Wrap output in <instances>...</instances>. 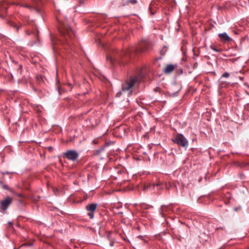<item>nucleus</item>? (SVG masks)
<instances>
[{"mask_svg": "<svg viewBox=\"0 0 249 249\" xmlns=\"http://www.w3.org/2000/svg\"><path fill=\"white\" fill-rule=\"evenodd\" d=\"M153 187H155V186H158L160 185V184L159 183H156V184H154L153 185Z\"/></svg>", "mask_w": 249, "mask_h": 249, "instance_id": "nucleus-23", "label": "nucleus"}, {"mask_svg": "<svg viewBox=\"0 0 249 249\" xmlns=\"http://www.w3.org/2000/svg\"><path fill=\"white\" fill-rule=\"evenodd\" d=\"M60 32L64 36L66 43L68 45H70L68 41V38H71L72 37V33L71 29L69 27H65L64 29Z\"/></svg>", "mask_w": 249, "mask_h": 249, "instance_id": "nucleus-5", "label": "nucleus"}, {"mask_svg": "<svg viewBox=\"0 0 249 249\" xmlns=\"http://www.w3.org/2000/svg\"><path fill=\"white\" fill-rule=\"evenodd\" d=\"M145 68H142L138 72L136 76L132 77L122 85V90L124 91H128L131 89L137 83L140 82L144 76Z\"/></svg>", "mask_w": 249, "mask_h": 249, "instance_id": "nucleus-1", "label": "nucleus"}, {"mask_svg": "<svg viewBox=\"0 0 249 249\" xmlns=\"http://www.w3.org/2000/svg\"><path fill=\"white\" fill-rule=\"evenodd\" d=\"M107 59L109 60L111 63L114 61V59L111 56H107Z\"/></svg>", "mask_w": 249, "mask_h": 249, "instance_id": "nucleus-20", "label": "nucleus"}, {"mask_svg": "<svg viewBox=\"0 0 249 249\" xmlns=\"http://www.w3.org/2000/svg\"><path fill=\"white\" fill-rule=\"evenodd\" d=\"M154 90L156 92H159L160 91V88L157 87V88H156L155 89H154Z\"/></svg>", "mask_w": 249, "mask_h": 249, "instance_id": "nucleus-22", "label": "nucleus"}, {"mask_svg": "<svg viewBox=\"0 0 249 249\" xmlns=\"http://www.w3.org/2000/svg\"><path fill=\"white\" fill-rule=\"evenodd\" d=\"M12 193H13L14 195H15L16 196H17L18 197H23V195L21 193H16L13 191Z\"/></svg>", "mask_w": 249, "mask_h": 249, "instance_id": "nucleus-16", "label": "nucleus"}, {"mask_svg": "<svg viewBox=\"0 0 249 249\" xmlns=\"http://www.w3.org/2000/svg\"><path fill=\"white\" fill-rule=\"evenodd\" d=\"M152 48V44L148 39H144L139 45L138 50L140 52H148Z\"/></svg>", "mask_w": 249, "mask_h": 249, "instance_id": "nucleus-2", "label": "nucleus"}, {"mask_svg": "<svg viewBox=\"0 0 249 249\" xmlns=\"http://www.w3.org/2000/svg\"><path fill=\"white\" fill-rule=\"evenodd\" d=\"M114 241L113 239H112V240H110L109 245H110L111 247H113V245H114Z\"/></svg>", "mask_w": 249, "mask_h": 249, "instance_id": "nucleus-19", "label": "nucleus"}, {"mask_svg": "<svg viewBox=\"0 0 249 249\" xmlns=\"http://www.w3.org/2000/svg\"><path fill=\"white\" fill-rule=\"evenodd\" d=\"M0 185L1 187L4 190L9 191L10 192H13V190L10 189L8 185L7 184H3L1 181L0 180Z\"/></svg>", "mask_w": 249, "mask_h": 249, "instance_id": "nucleus-11", "label": "nucleus"}, {"mask_svg": "<svg viewBox=\"0 0 249 249\" xmlns=\"http://www.w3.org/2000/svg\"><path fill=\"white\" fill-rule=\"evenodd\" d=\"M176 66L172 64L167 65L163 70V72L165 73H170L172 72L175 69Z\"/></svg>", "mask_w": 249, "mask_h": 249, "instance_id": "nucleus-10", "label": "nucleus"}, {"mask_svg": "<svg viewBox=\"0 0 249 249\" xmlns=\"http://www.w3.org/2000/svg\"><path fill=\"white\" fill-rule=\"evenodd\" d=\"M107 237L108 239V240H110L113 239V238L112 237V233L111 232H107L106 234Z\"/></svg>", "mask_w": 249, "mask_h": 249, "instance_id": "nucleus-14", "label": "nucleus"}, {"mask_svg": "<svg viewBox=\"0 0 249 249\" xmlns=\"http://www.w3.org/2000/svg\"><path fill=\"white\" fill-rule=\"evenodd\" d=\"M174 142L182 147H187L188 142L186 139L182 134L178 135L173 140Z\"/></svg>", "mask_w": 249, "mask_h": 249, "instance_id": "nucleus-3", "label": "nucleus"}, {"mask_svg": "<svg viewBox=\"0 0 249 249\" xmlns=\"http://www.w3.org/2000/svg\"><path fill=\"white\" fill-rule=\"evenodd\" d=\"M116 96H120V93H117V94H116Z\"/></svg>", "mask_w": 249, "mask_h": 249, "instance_id": "nucleus-24", "label": "nucleus"}, {"mask_svg": "<svg viewBox=\"0 0 249 249\" xmlns=\"http://www.w3.org/2000/svg\"><path fill=\"white\" fill-rule=\"evenodd\" d=\"M137 0H128L127 3H130L132 4H135L137 3Z\"/></svg>", "mask_w": 249, "mask_h": 249, "instance_id": "nucleus-17", "label": "nucleus"}, {"mask_svg": "<svg viewBox=\"0 0 249 249\" xmlns=\"http://www.w3.org/2000/svg\"><path fill=\"white\" fill-rule=\"evenodd\" d=\"M9 24L10 26L15 28L16 29L17 31H18L19 27H20L19 26H18L17 25L15 24V23H14L12 22H9Z\"/></svg>", "mask_w": 249, "mask_h": 249, "instance_id": "nucleus-12", "label": "nucleus"}, {"mask_svg": "<svg viewBox=\"0 0 249 249\" xmlns=\"http://www.w3.org/2000/svg\"><path fill=\"white\" fill-rule=\"evenodd\" d=\"M97 205L95 203H91L87 205L86 209L88 211L87 214L90 218L94 217V213L97 208Z\"/></svg>", "mask_w": 249, "mask_h": 249, "instance_id": "nucleus-6", "label": "nucleus"}, {"mask_svg": "<svg viewBox=\"0 0 249 249\" xmlns=\"http://www.w3.org/2000/svg\"><path fill=\"white\" fill-rule=\"evenodd\" d=\"M24 6L26 7H28V8L30 7V6H29L28 5H25Z\"/></svg>", "mask_w": 249, "mask_h": 249, "instance_id": "nucleus-25", "label": "nucleus"}, {"mask_svg": "<svg viewBox=\"0 0 249 249\" xmlns=\"http://www.w3.org/2000/svg\"><path fill=\"white\" fill-rule=\"evenodd\" d=\"M13 198L10 196H7L0 201V209L3 212L7 210L8 207L12 203Z\"/></svg>", "mask_w": 249, "mask_h": 249, "instance_id": "nucleus-4", "label": "nucleus"}, {"mask_svg": "<svg viewBox=\"0 0 249 249\" xmlns=\"http://www.w3.org/2000/svg\"><path fill=\"white\" fill-rule=\"evenodd\" d=\"M81 3L83 4L84 3V1H82L81 2Z\"/></svg>", "mask_w": 249, "mask_h": 249, "instance_id": "nucleus-26", "label": "nucleus"}, {"mask_svg": "<svg viewBox=\"0 0 249 249\" xmlns=\"http://www.w3.org/2000/svg\"><path fill=\"white\" fill-rule=\"evenodd\" d=\"M229 76H230V73L228 72H224L222 75V77H224V78H228Z\"/></svg>", "mask_w": 249, "mask_h": 249, "instance_id": "nucleus-15", "label": "nucleus"}, {"mask_svg": "<svg viewBox=\"0 0 249 249\" xmlns=\"http://www.w3.org/2000/svg\"><path fill=\"white\" fill-rule=\"evenodd\" d=\"M172 211L171 206H162L160 209V213L162 216H165L167 214L170 213Z\"/></svg>", "mask_w": 249, "mask_h": 249, "instance_id": "nucleus-8", "label": "nucleus"}, {"mask_svg": "<svg viewBox=\"0 0 249 249\" xmlns=\"http://www.w3.org/2000/svg\"><path fill=\"white\" fill-rule=\"evenodd\" d=\"M248 87L249 88V85H247Z\"/></svg>", "mask_w": 249, "mask_h": 249, "instance_id": "nucleus-27", "label": "nucleus"}, {"mask_svg": "<svg viewBox=\"0 0 249 249\" xmlns=\"http://www.w3.org/2000/svg\"><path fill=\"white\" fill-rule=\"evenodd\" d=\"M211 48L214 51H215V52H219V51L217 49H216L214 46H211Z\"/></svg>", "mask_w": 249, "mask_h": 249, "instance_id": "nucleus-18", "label": "nucleus"}, {"mask_svg": "<svg viewBox=\"0 0 249 249\" xmlns=\"http://www.w3.org/2000/svg\"><path fill=\"white\" fill-rule=\"evenodd\" d=\"M218 36L222 42H229L232 40L231 38L226 33L219 34Z\"/></svg>", "mask_w": 249, "mask_h": 249, "instance_id": "nucleus-9", "label": "nucleus"}, {"mask_svg": "<svg viewBox=\"0 0 249 249\" xmlns=\"http://www.w3.org/2000/svg\"><path fill=\"white\" fill-rule=\"evenodd\" d=\"M151 9H152V4H150V5H149V10L150 11V13H151V15H154L155 13L152 12Z\"/></svg>", "mask_w": 249, "mask_h": 249, "instance_id": "nucleus-21", "label": "nucleus"}, {"mask_svg": "<svg viewBox=\"0 0 249 249\" xmlns=\"http://www.w3.org/2000/svg\"><path fill=\"white\" fill-rule=\"evenodd\" d=\"M66 157L69 160L75 161L78 158L79 154L75 150H68L65 154Z\"/></svg>", "mask_w": 249, "mask_h": 249, "instance_id": "nucleus-7", "label": "nucleus"}, {"mask_svg": "<svg viewBox=\"0 0 249 249\" xmlns=\"http://www.w3.org/2000/svg\"><path fill=\"white\" fill-rule=\"evenodd\" d=\"M2 8L1 9V8H0V10L2 12H6V10H7V7L6 6V3H3L2 4Z\"/></svg>", "mask_w": 249, "mask_h": 249, "instance_id": "nucleus-13", "label": "nucleus"}]
</instances>
